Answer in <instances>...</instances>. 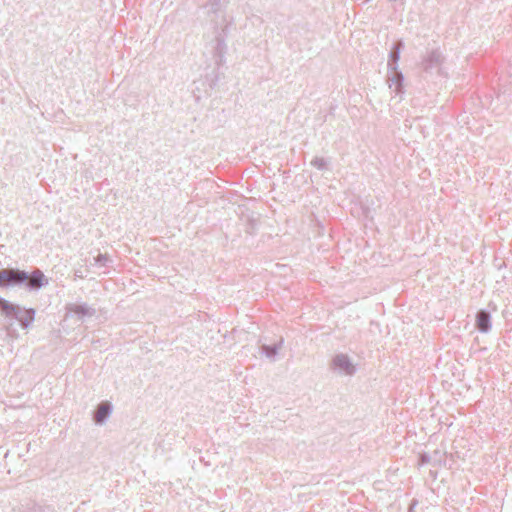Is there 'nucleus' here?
Masks as SVG:
<instances>
[{
	"instance_id": "nucleus-1",
	"label": "nucleus",
	"mask_w": 512,
	"mask_h": 512,
	"mask_svg": "<svg viewBox=\"0 0 512 512\" xmlns=\"http://www.w3.org/2000/svg\"><path fill=\"white\" fill-rule=\"evenodd\" d=\"M225 5L226 0H208L206 5L210 21L213 24L212 53L218 67L225 63L227 52L226 38L229 21L225 15Z\"/></svg>"
},
{
	"instance_id": "nucleus-2",
	"label": "nucleus",
	"mask_w": 512,
	"mask_h": 512,
	"mask_svg": "<svg viewBox=\"0 0 512 512\" xmlns=\"http://www.w3.org/2000/svg\"><path fill=\"white\" fill-rule=\"evenodd\" d=\"M0 311L1 313L11 319H16L23 329H28L35 320V309L22 308L17 304L0 296Z\"/></svg>"
},
{
	"instance_id": "nucleus-3",
	"label": "nucleus",
	"mask_w": 512,
	"mask_h": 512,
	"mask_svg": "<svg viewBox=\"0 0 512 512\" xmlns=\"http://www.w3.org/2000/svg\"><path fill=\"white\" fill-rule=\"evenodd\" d=\"M445 57L439 49L427 51L421 61V69L429 76L446 77Z\"/></svg>"
},
{
	"instance_id": "nucleus-4",
	"label": "nucleus",
	"mask_w": 512,
	"mask_h": 512,
	"mask_svg": "<svg viewBox=\"0 0 512 512\" xmlns=\"http://www.w3.org/2000/svg\"><path fill=\"white\" fill-rule=\"evenodd\" d=\"M28 280V272L18 268H5L0 270V288L9 289L22 286Z\"/></svg>"
},
{
	"instance_id": "nucleus-5",
	"label": "nucleus",
	"mask_w": 512,
	"mask_h": 512,
	"mask_svg": "<svg viewBox=\"0 0 512 512\" xmlns=\"http://www.w3.org/2000/svg\"><path fill=\"white\" fill-rule=\"evenodd\" d=\"M331 367L339 374L352 376L356 372L355 365L348 355L340 353L333 357Z\"/></svg>"
},
{
	"instance_id": "nucleus-6",
	"label": "nucleus",
	"mask_w": 512,
	"mask_h": 512,
	"mask_svg": "<svg viewBox=\"0 0 512 512\" xmlns=\"http://www.w3.org/2000/svg\"><path fill=\"white\" fill-rule=\"evenodd\" d=\"M49 281L40 269H35L28 273V280L23 285L29 291H38L42 287L48 285Z\"/></svg>"
},
{
	"instance_id": "nucleus-7",
	"label": "nucleus",
	"mask_w": 512,
	"mask_h": 512,
	"mask_svg": "<svg viewBox=\"0 0 512 512\" xmlns=\"http://www.w3.org/2000/svg\"><path fill=\"white\" fill-rule=\"evenodd\" d=\"M403 82L404 75L398 68L396 70H388L387 83L389 88H394L395 94L403 93Z\"/></svg>"
},
{
	"instance_id": "nucleus-8",
	"label": "nucleus",
	"mask_w": 512,
	"mask_h": 512,
	"mask_svg": "<svg viewBox=\"0 0 512 512\" xmlns=\"http://www.w3.org/2000/svg\"><path fill=\"white\" fill-rule=\"evenodd\" d=\"M67 310L69 313L76 315L79 320H83L85 317H92L96 313V310L86 303L69 304Z\"/></svg>"
},
{
	"instance_id": "nucleus-9",
	"label": "nucleus",
	"mask_w": 512,
	"mask_h": 512,
	"mask_svg": "<svg viewBox=\"0 0 512 512\" xmlns=\"http://www.w3.org/2000/svg\"><path fill=\"white\" fill-rule=\"evenodd\" d=\"M476 328L481 333H488L491 330V314L486 309H480L476 314Z\"/></svg>"
},
{
	"instance_id": "nucleus-10",
	"label": "nucleus",
	"mask_w": 512,
	"mask_h": 512,
	"mask_svg": "<svg viewBox=\"0 0 512 512\" xmlns=\"http://www.w3.org/2000/svg\"><path fill=\"white\" fill-rule=\"evenodd\" d=\"M112 413V405L109 402H102L94 412L93 420L96 424H103Z\"/></svg>"
},
{
	"instance_id": "nucleus-11",
	"label": "nucleus",
	"mask_w": 512,
	"mask_h": 512,
	"mask_svg": "<svg viewBox=\"0 0 512 512\" xmlns=\"http://www.w3.org/2000/svg\"><path fill=\"white\" fill-rule=\"evenodd\" d=\"M403 46L404 44L402 40H399L393 44L387 62L388 70H396V68H398V61L400 59L401 49Z\"/></svg>"
},
{
	"instance_id": "nucleus-12",
	"label": "nucleus",
	"mask_w": 512,
	"mask_h": 512,
	"mask_svg": "<svg viewBox=\"0 0 512 512\" xmlns=\"http://www.w3.org/2000/svg\"><path fill=\"white\" fill-rule=\"evenodd\" d=\"M283 342V338H281L277 343L273 345L263 344L260 348L262 354H264L267 358L274 360L278 354L279 349L282 347Z\"/></svg>"
},
{
	"instance_id": "nucleus-13",
	"label": "nucleus",
	"mask_w": 512,
	"mask_h": 512,
	"mask_svg": "<svg viewBox=\"0 0 512 512\" xmlns=\"http://www.w3.org/2000/svg\"><path fill=\"white\" fill-rule=\"evenodd\" d=\"M329 161L323 157H315L311 161V165L318 170H326L328 168Z\"/></svg>"
},
{
	"instance_id": "nucleus-14",
	"label": "nucleus",
	"mask_w": 512,
	"mask_h": 512,
	"mask_svg": "<svg viewBox=\"0 0 512 512\" xmlns=\"http://www.w3.org/2000/svg\"><path fill=\"white\" fill-rule=\"evenodd\" d=\"M93 260L94 264L99 267H105L110 262V258L106 254H98Z\"/></svg>"
},
{
	"instance_id": "nucleus-15",
	"label": "nucleus",
	"mask_w": 512,
	"mask_h": 512,
	"mask_svg": "<svg viewBox=\"0 0 512 512\" xmlns=\"http://www.w3.org/2000/svg\"><path fill=\"white\" fill-rule=\"evenodd\" d=\"M431 462V456L426 453V452H423L420 454L419 456V465L423 466V465H426L428 463Z\"/></svg>"
},
{
	"instance_id": "nucleus-16",
	"label": "nucleus",
	"mask_w": 512,
	"mask_h": 512,
	"mask_svg": "<svg viewBox=\"0 0 512 512\" xmlns=\"http://www.w3.org/2000/svg\"><path fill=\"white\" fill-rule=\"evenodd\" d=\"M75 275H76V277H79V278H82V277H83L80 271H76V272H75Z\"/></svg>"
}]
</instances>
